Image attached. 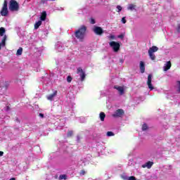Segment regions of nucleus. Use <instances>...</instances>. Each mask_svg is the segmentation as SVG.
Segmentation results:
<instances>
[{
    "label": "nucleus",
    "mask_w": 180,
    "mask_h": 180,
    "mask_svg": "<svg viewBox=\"0 0 180 180\" xmlns=\"http://www.w3.org/2000/svg\"><path fill=\"white\" fill-rule=\"evenodd\" d=\"M2 155H4V152L3 151H0V157H2Z\"/></svg>",
    "instance_id": "nucleus-38"
},
{
    "label": "nucleus",
    "mask_w": 180,
    "mask_h": 180,
    "mask_svg": "<svg viewBox=\"0 0 180 180\" xmlns=\"http://www.w3.org/2000/svg\"><path fill=\"white\" fill-rule=\"evenodd\" d=\"M59 179H67V175L66 174H60L59 176Z\"/></svg>",
    "instance_id": "nucleus-26"
},
{
    "label": "nucleus",
    "mask_w": 180,
    "mask_h": 180,
    "mask_svg": "<svg viewBox=\"0 0 180 180\" xmlns=\"http://www.w3.org/2000/svg\"><path fill=\"white\" fill-rule=\"evenodd\" d=\"M89 22L91 25H95V23H96V21H95V19H94L93 18H90Z\"/></svg>",
    "instance_id": "nucleus-28"
},
{
    "label": "nucleus",
    "mask_w": 180,
    "mask_h": 180,
    "mask_svg": "<svg viewBox=\"0 0 180 180\" xmlns=\"http://www.w3.org/2000/svg\"><path fill=\"white\" fill-rule=\"evenodd\" d=\"M128 11H134L136 9V5L134 4H129L127 7Z\"/></svg>",
    "instance_id": "nucleus-21"
},
{
    "label": "nucleus",
    "mask_w": 180,
    "mask_h": 180,
    "mask_svg": "<svg viewBox=\"0 0 180 180\" xmlns=\"http://www.w3.org/2000/svg\"><path fill=\"white\" fill-rule=\"evenodd\" d=\"M128 180H136V177L134 176H131L128 178Z\"/></svg>",
    "instance_id": "nucleus-33"
},
{
    "label": "nucleus",
    "mask_w": 180,
    "mask_h": 180,
    "mask_svg": "<svg viewBox=\"0 0 180 180\" xmlns=\"http://www.w3.org/2000/svg\"><path fill=\"white\" fill-rule=\"evenodd\" d=\"M5 32L6 31L4 27H0V36H4V34H5Z\"/></svg>",
    "instance_id": "nucleus-22"
},
{
    "label": "nucleus",
    "mask_w": 180,
    "mask_h": 180,
    "mask_svg": "<svg viewBox=\"0 0 180 180\" xmlns=\"http://www.w3.org/2000/svg\"><path fill=\"white\" fill-rule=\"evenodd\" d=\"M99 117H100V120L101 122H105V118L106 117V114H105V112H101L99 114Z\"/></svg>",
    "instance_id": "nucleus-15"
},
{
    "label": "nucleus",
    "mask_w": 180,
    "mask_h": 180,
    "mask_svg": "<svg viewBox=\"0 0 180 180\" xmlns=\"http://www.w3.org/2000/svg\"><path fill=\"white\" fill-rule=\"evenodd\" d=\"M123 115H124V110L118 109L112 114V117H122Z\"/></svg>",
    "instance_id": "nucleus-8"
},
{
    "label": "nucleus",
    "mask_w": 180,
    "mask_h": 180,
    "mask_svg": "<svg viewBox=\"0 0 180 180\" xmlns=\"http://www.w3.org/2000/svg\"><path fill=\"white\" fill-rule=\"evenodd\" d=\"M1 16H8L9 11H8V1L4 0L3 7L0 11Z\"/></svg>",
    "instance_id": "nucleus-3"
},
{
    "label": "nucleus",
    "mask_w": 180,
    "mask_h": 180,
    "mask_svg": "<svg viewBox=\"0 0 180 180\" xmlns=\"http://www.w3.org/2000/svg\"><path fill=\"white\" fill-rule=\"evenodd\" d=\"M148 129V125H147V124H143L142 125V131H146V130H147Z\"/></svg>",
    "instance_id": "nucleus-23"
},
{
    "label": "nucleus",
    "mask_w": 180,
    "mask_h": 180,
    "mask_svg": "<svg viewBox=\"0 0 180 180\" xmlns=\"http://www.w3.org/2000/svg\"><path fill=\"white\" fill-rule=\"evenodd\" d=\"M41 20H39L38 22H37L35 24H34V29L37 30V29H38L39 27H40V26H41Z\"/></svg>",
    "instance_id": "nucleus-19"
},
{
    "label": "nucleus",
    "mask_w": 180,
    "mask_h": 180,
    "mask_svg": "<svg viewBox=\"0 0 180 180\" xmlns=\"http://www.w3.org/2000/svg\"><path fill=\"white\" fill-rule=\"evenodd\" d=\"M55 96H57V91H55L52 94L47 96L46 99H48V101H53Z\"/></svg>",
    "instance_id": "nucleus-12"
},
{
    "label": "nucleus",
    "mask_w": 180,
    "mask_h": 180,
    "mask_svg": "<svg viewBox=\"0 0 180 180\" xmlns=\"http://www.w3.org/2000/svg\"><path fill=\"white\" fill-rule=\"evenodd\" d=\"M152 81H153V75H148V80H147V85H148V88H149L150 91H153L154 89L153 84L151 83Z\"/></svg>",
    "instance_id": "nucleus-7"
},
{
    "label": "nucleus",
    "mask_w": 180,
    "mask_h": 180,
    "mask_svg": "<svg viewBox=\"0 0 180 180\" xmlns=\"http://www.w3.org/2000/svg\"><path fill=\"white\" fill-rule=\"evenodd\" d=\"M117 37H118V39H124V34H121L118 35Z\"/></svg>",
    "instance_id": "nucleus-32"
},
{
    "label": "nucleus",
    "mask_w": 180,
    "mask_h": 180,
    "mask_svg": "<svg viewBox=\"0 0 180 180\" xmlns=\"http://www.w3.org/2000/svg\"><path fill=\"white\" fill-rule=\"evenodd\" d=\"M67 81L68 82H71V81H72V77L71 76H68Z\"/></svg>",
    "instance_id": "nucleus-31"
},
{
    "label": "nucleus",
    "mask_w": 180,
    "mask_h": 180,
    "mask_svg": "<svg viewBox=\"0 0 180 180\" xmlns=\"http://www.w3.org/2000/svg\"><path fill=\"white\" fill-rule=\"evenodd\" d=\"M114 89H117L120 92V95L124 94V89L120 86H114Z\"/></svg>",
    "instance_id": "nucleus-11"
},
{
    "label": "nucleus",
    "mask_w": 180,
    "mask_h": 180,
    "mask_svg": "<svg viewBox=\"0 0 180 180\" xmlns=\"http://www.w3.org/2000/svg\"><path fill=\"white\" fill-rule=\"evenodd\" d=\"M107 136H108V137H112V136H115V133H113L112 131H108Z\"/></svg>",
    "instance_id": "nucleus-25"
},
{
    "label": "nucleus",
    "mask_w": 180,
    "mask_h": 180,
    "mask_svg": "<svg viewBox=\"0 0 180 180\" xmlns=\"http://www.w3.org/2000/svg\"><path fill=\"white\" fill-rule=\"evenodd\" d=\"M86 33V26L82 25L77 30L75 31V36L79 40V41H84Z\"/></svg>",
    "instance_id": "nucleus-1"
},
{
    "label": "nucleus",
    "mask_w": 180,
    "mask_h": 180,
    "mask_svg": "<svg viewBox=\"0 0 180 180\" xmlns=\"http://www.w3.org/2000/svg\"><path fill=\"white\" fill-rule=\"evenodd\" d=\"M1 46H2V45L0 44V50H1Z\"/></svg>",
    "instance_id": "nucleus-44"
},
{
    "label": "nucleus",
    "mask_w": 180,
    "mask_h": 180,
    "mask_svg": "<svg viewBox=\"0 0 180 180\" xmlns=\"http://www.w3.org/2000/svg\"><path fill=\"white\" fill-rule=\"evenodd\" d=\"M158 50V47L155 46H153L149 49L148 51H150L151 53H155Z\"/></svg>",
    "instance_id": "nucleus-18"
},
{
    "label": "nucleus",
    "mask_w": 180,
    "mask_h": 180,
    "mask_svg": "<svg viewBox=\"0 0 180 180\" xmlns=\"http://www.w3.org/2000/svg\"><path fill=\"white\" fill-rule=\"evenodd\" d=\"M16 121H17V122H20V121H19V120H18V118L16 119Z\"/></svg>",
    "instance_id": "nucleus-43"
},
{
    "label": "nucleus",
    "mask_w": 180,
    "mask_h": 180,
    "mask_svg": "<svg viewBox=\"0 0 180 180\" xmlns=\"http://www.w3.org/2000/svg\"><path fill=\"white\" fill-rule=\"evenodd\" d=\"M108 39L110 40H115V39H116V37L113 34H110L109 37H108Z\"/></svg>",
    "instance_id": "nucleus-29"
},
{
    "label": "nucleus",
    "mask_w": 180,
    "mask_h": 180,
    "mask_svg": "<svg viewBox=\"0 0 180 180\" xmlns=\"http://www.w3.org/2000/svg\"><path fill=\"white\" fill-rule=\"evenodd\" d=\"M153 165H154V162L148 161L144 165H142V168H148V169H150Z\"/></svg>",
    "instance_id": "nucleus-10"
},
{
    "label": "nucleus",
    "mask_w": 180,
    "mask_h": 180,
    "mask_svg": "<svg viewBox=\"0 0 180 180\" xmlns=\"http://www.w3.org/2000/svg\"><path fill=\"white\" fill-rule=\"evenodd\" d=\"M39 116H40V117H44V115L42 113H39Z\"/></svg>",
    "instance_id": "nucleus-37"
},
{
    "label": "nucleus",
    "mask_w": 180,
    "mask_h": 180,
    "mask_svg": "<svg viewBox=\"0 0 180 180\" xmlns=\"http://www.w3.org/2000/svg\"><path fill=\"white\" fill-rule=\"evenodd\" d=\"M109 45H110V47H111V49H112V50L115 53H117V51H119V50H120V43H119V42L112 41L109 43Z\"/></svg>",
    "instance_id": "nucleus-4"
},
{
    "label": "nucleus",
    "mask_w": 180,
    "mask_h": 180,
    "mask_svg": "<svg viewBox=\"0 0 180 180\" xmlns=\"http://www.w3.org/2000/svg\"><path fill=\"white\" fill-rule=\"evenodd\" d=\"M8 8L11 12L19 11V3L16 0H11L8 4Z\"/></svg>",
    "instance_id": "nucleus-2"
},
{
    "label": "nucleus",
    "mask_w": 180,
    "mask_h": 180,
    "mask_svg": "<svg viewBox=\"0 0 180 180\" xmlns=\"http://www.w3.org/2000/svg\"><path fill=\"white\" fill-rule=\"evenodd\" d=\"M139 68L141 74H144V72H146V64H144V62H140Z\"/></svg>",
    "instance_id": "nucleus-9"
},
{
    "label": "nucleus",
    "mask_w": 180,
    "mask_h": 180,
    "mask_svg": "<svg viewBox=\"0 0 180 180\" xmlns=\"http://www.w3.org/2000/svg\"><path fill=\"white\" fill-rule=\"evenodd\" d=\"M72 134H74V131H68V135H67V136H68V137H72Z\"/></svg>",
    "instance_id": "nucleus-27"
},
{
    "label": "nucleus",
    "mask_w": 180,
    "mask_h": 180,
    "mask_svg": "<svg viewBox=\"0 0 180 180\" xmlns=\"http://www.w3.org/2000/svg\"><path fill=\"white\" fill-rule=\"evenodd\" d=\"M176 84H177V92L178 94H180V81H177L176 82Z\"/></svg>",
    "instance_id": "nucleus-24"
},
{
    "label": "nucleus",
    "mask_w": 180,
    "mask_h": 180,
    "mask_svg": "<svg viewBox=\"0 0 180 180\" xmlns=\"http://www.w3.org/2000/svg\"><path fill=\"white\" fill-rule=\"evenodd\" d=\"M122 23H126V22H127V20H126V17H123L122 18Z\"/></svg>",
    "instance_id": "nucleus-35"
},
{
    "label": "nucleus",
    "mask_w": 180,
    "mask_h": 180,
    "mask_svg": "<svg viewBox=\"0 0 180 180\" xmlns=\"http://www.w3.org/2000/svg\"><path fill=\"white\" fill-rule=\"evenodd\" d=\"M46 18H47V13L46 11H43L41 13L40 20L41 21H44V20H46Z\"/></svg>",
    "instance_id": "nucleus-14"
},
{
    "label": "nucleus",
    "mask_w": 180,
    "mask_h": 180,
    "mask_svg": "<svg viewBox=\"0 0 180 180\" xmlns=\"http://www.w3.org/2000/svg\"><path fill=\"white\" fill-rule=\"evenodd\" d=\"M85 174H86L85 170L82 169L80 171V175H85Z\"/></svg>",
    "instance_id": "nucleus-34"
},
{
    "label": "nucleus",
    "mask_w": 180,
    "mask_h": 180,
    "mask_svg": "<svg viewBox=\"0 0 180 180\" xmlns=\"http://www.w3.org/2000/svg\"><path fill=\"white\" fill-rule=\"evenodd\" d=\"M117 12L120 13L122 12V8L120 6H117Z\"/></svg>",
    "instance_id": "nucleus-30"
},
{
    "label": "nucleus",
    "mask_w": 180,
    "mask_h": 180,
    "mask_svg": "<svg viewBox=\"0 0 180 180\" xmlns=\"http://www.w3.org/2000/svg\"><path fill=\"white\" fill-rule=\"evenodd\" d=\"M93 32L94 33H95V34H97L98 36H102V34H103V29L96 25L94 26Z\"/></svg>",
    "instance_id": "nucleus-5"
},
{
    "label": "nucleus",
    "mask_w": 180,
    "mask_h": 180,
    "mask_svg": "<svg viewBox=\"0 0 180 180\" xmlns=\"http://www.w3.org/2000/svg\"><path fill=\"white\" fill-rule=\"evenodd\" d=\"M148 53L150 60L154 61V60H155V58H156L155 55H154V53L151 52V51H148Z\"/></svg>",
    "instance_id": "nucleus-17"
},
{
    "label": "nucleus",
    "mask_w": 180,
    "mask_h": 180,
    "mask_svg": "<svg viewBox=\"0 0 180 180\" xmlns=\"http://www.w3.org/2000/svg\"><path fill=\"white\" fill-rule=\"evenodd\" d=\"M177 32H180V25L177 27Z\"/></svg>",
    "instance_id": "nucleus-39"
},
{
    "label": "nucleus",
    "mask_w": 180,
    "mask_h": 180,
    "mask_svg": "<svg viewBox=\"0 0 180 180\" xmlns=\"http://www.w3.org/2000/svg\"><path fill=\"white\" fill-rule=\"evenodd\" d=\"M1 47H5L6 45V35H4L3 39H1V42L0 43Z\"/></svg>",
    "instance_id": "nucleus-16"
},
{
    "label": "nucleus",
    "mask_w": 180,
    "mask_h": 180,
    "mask_svg": "<svg viewBox=\"0 0 180 180\" xmlns=\"http://www.w3.org/2000/svg\"><path fill=\"white\" fill-rule=\"evenodd\" d=\"M77 74H79V77L81 78V81H85V78L86 77V75L85 74V72H84V70H82V68H78L77 70Z\"/></svg>",
    "instance_id": "nucleus-6"
},
{
    "label": "nucleus",
    "mask_w": 180,
    "mask_h": 180,
    "mask_svg": "<svg viewBox=\"0 0 180 180\" xmlns=\"http://www.w3.org/2000/svg\"><path fill=\"white\" fill-rule=\"evenodd\" d=\"M122 178H123L124 179H127V177H126V176H122Z\"/></svg>",
    "instance_id": "nucleus-42"
},
{
    "label": "nucleus",
    "mask_w": 180,
    "mask_h": 180,
    "mask_svg": "<svg viewBox=\"0 0 180 180\" xmlns=\"http://www.w3.org/2000/svg\"><path fill=\"white\" fill-rule=\"evenodd\" d=\"M22 53H23V48L20 47L16 52V56H22Z\"/></svg>",
    "instance_id": "nucleus-20"
},
{
    "label": "nucleus",
    "mask_w": 180,
    "mask_h": 180,
    "mask_svg": "<svg viewBox=\"0 0 180 180\" xmlns=\"http://www.w3.org/2000/svg\"><path fill=\"white\" fill-rule=\"evenodd\" d=\"M171 61H167L164 66V71H168L172 67Z\"/></svg>",
    "instance_id": "nucleus-13"
},
{
    "label": "nucleus",
    "mask_w": 180,
    "mask_h": 180,
    "mask_svg": "<svg viewBox=\"0 0 180 180\" xmlns=\"http://www.w3.org/2000/svg\"><path fill=\"white\" fill-rule=\"evenodd\" d=\"M124 62V60H123V58L120 59V63H121V64H123Z\"/></svg>",
    "instance_id": "nucleus-36"
},
{
    "label": "nucleus",
    "mask_w": 180,
    "mask_h": 180,
    "mask_svg": "<svg viewBox=\"0 0 180 180\" xmlns=\"http://www.w3.org/2000/svg\"><path fill=\"white\" fill-rule=\"evenodd\" d=\"M79 140H80L79 136H77V141H79Z\"/></svg>",
    "instance_id": "nucleus-41"
},
{
    "label": "nucleus",
    "mask_w": 180,
    "mask_h": 180,
    "mask_svg": "<svg viewBox=\"0 0 180 180\" xmlns=\"http://www.w3.org/2000/svg\"><path fill=\"white\" fill-rule=\"evenodd\" d=\"M9 180H16V178L13 177V178H11V179H10Z\"/></svg>",
    "instance_id": "nucleus-40"
}]
</instances>
